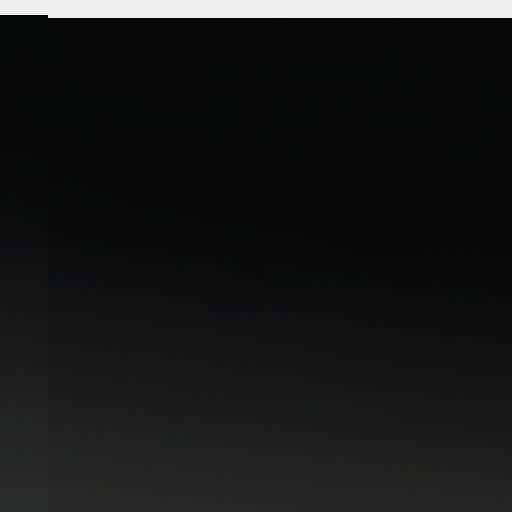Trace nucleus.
I'll return each mask as SVG.
<instances>
[{"instance_id":"f257e3e1","label":"nucleus","mask_w":512,"mask_h":512,"mask_svg":"<svg viewBox=\"0 0 512 512\" xmlns=\"http://www.w3.org/2000/svg\"><path fill=\"white\" fill-rule=\"evenodd\" d=\"M512 27V18H450V224H454V37L471 38L486 28Z\"/></svg>"},{"instance_id":"f03ea898","label":"nucleus","mask_w":512,"mask_h":512,"mask_svg":"<svg viewBox=\"0 0 512 512\" xmlns=\"http://www.w3.org/2000/svg\"><path fill=\"white\" fill-rule=\"evenodd\" d=\"M471 155H472L474 158H479L478 153H475V152H473V151H471Z\"/></svg>"},{"instance_id":"7ed1b4c3","label":"nucleus","mask_w":512,"mask_h":512,"mask_svg":"<svg viewBox=\"0 0 512 512\" xmlns=\"http://www.w3.org/2000/svg\"><path fill=\"white\" fill-rule=\"evenodd\" d=\"M474 172H475V174H476L477 176H479V175H480V173H481L480 169H478V168L474 169Z\"/></svg>"},{"instance_id":"20e7f679","label":"nucleus","mask_w":512,"mask_h":512,"mask_svg":"<svg viewBox=\"0 0 512 512\" xmlns=\"http://www.w3.org/2000/svg\"><path fill=\"white\" fill-rule=\"evenodd\" d=\"M484 135H485V137H487V136H488V134H487V131H486V130H484Z\"/></svg>"}]
</instances>
